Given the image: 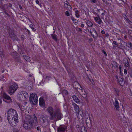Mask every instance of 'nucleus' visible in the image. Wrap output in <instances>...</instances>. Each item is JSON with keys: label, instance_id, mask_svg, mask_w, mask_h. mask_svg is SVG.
<instances>
[{"label": "nucleus", "instance_id": "33", "mask_svg": "<svg viewBox=\"0 0 132 132\" xmlns=\"http://www.w3.org/2000/svg\"><path fill=\"white\" fill-rule=\"evenodd\" d=\"M64 5L65 7L69 6V9L70 8V9H71V6L70 5H69L68 3H65Z\"/></svg>", "mask_w": 132, "mask_h": 132}, {"label": "nucleus", "instance_id": "3", "mask_svg": "<svg viewBox=\"0 0 132 132\" xmlns=\"http://www.w3.org/2000/svg\"><path fill=\"white\" fill-rule=\"evenodd\" d=\"M38 97L37 94L33 93L30 95V103L34 105L36 104L38 102Z\"/></svg>", "mask_w": 132, "mask_h": 132}, {"label": "nucleus", "instance_id": "43", "mask_svg": "<svg viewBox=\"0 0 132 132\" xmlns=\"http://www.w3.org/2000/svg\"><path fill=\"white\" fill-rule=\"evenodd\" d=\"M114 91L116 92V93L118 94V89H114Z\"/></svg>", "mask_w": 132, "mask_h": 132}, {"label": "nucleus", "instance_id": "45", "mask_svg": "<svg viewBox=\"0 0 132 132\" xmlns=\"http://www.w3.org/2000/svg\"><path fill=\"white\" fill-rule=\"evenodd\" d=\"M90 2L92 3H96V0H90Z\"/></svg>", "mask_w": 132, "mask_h": 132}, {"label": "nucleus", "instance_id": "31", "mask_svg": "<svg viewBox=\"0 0 132 132\" xmlns=\"http://www.w3.org/2000/svg\"><path fill=\"white\" fill-rule=\"evenodd\" d=\"M81 129L82 132H87L86 129L85 127H82Z\"/></svg>", "mask_w": 132, "mask_h": 132}, {"label": "nucleus", "instance_id": "25", "mask_svg": "<svg viewBox=\"0 0 132 132\" xmlns=\"http://www.w3.org/2000/svg\"><path fill=\"white\" fill-rule=\"evenodd\" d=\"M126 46L128 47L131 48L132 47V45L130 42H128L126 44Z\"/></svg>", "mask_w": 132, "mask_h": 132}, {"label": "nucleus", "instance_id": "35", "mask_svg": "<svg viewBox=\"0 0 132 132\" xmlns=\"http://www.w3.org/2000/svg\"><path fill=\"white\" fill-rule=\"evenodd\" d=\"M95 29L93 28H92L90 29V33L91 34V35L93 34L92 33L93 32H94V30H95Z\"/></svg>", "mask_w": 132, "mask_h": 132}, {"label": "nucleus", "instance_id": "36", "mask_svg": "<svg viewBox=\"0 0 132 132\" xmlns=\"http://www.w3.org/2000/svg\"><path fill=\"white\" fill-rule=\"evenodd\" d=\"M65 14L67 16H69L70 15V14L68 11H66L65 12Z\"/></svg>", "mask_w": 132, "mask_h": 132}, {"label": "nucleus", "instance_id": "42", "mask_svg": "<svg viewBox=\"0 0 132 132\" xmlns=\"http://www.w3.org/2000/svg\"><path fill=\"white\" fill-rule=\"evenodd\" d=\"M113 44H114L115 45H118V43L116 41H113Z\"/></svg>", "mask_w": 132, "mask_h": 132}, {"label": "nucleus", "instance_id": "61", "mask_svg": "<svg viewBox=\"0 0 132 132\" xmlns=\"http://www.w3.org/2000/svg\"><path fill=\"white\" fill-rule=\"evenodd\" d=\"M130 75L131 77H132V72L131 73Z\"/></svg>", "mask_w": 132, "mask_h": 132}, {"label": "nucleus", "instance_id": "44", "mask_svg": "<svg viewBox=\"0 0 132 132\" xmlns=\"http://www.w3.org/2000/svg\"><path fill=\"white\" fill-rule=\"evenodd\" d=\"M102 52L104 54V55L105 56H107V54L106 53L105 51L104 50H103L102 51Z\"/></svg>", "mask_w": 132, "mask_h": 132}, {"label": "nucleus", "instance_id": "23", "mask_svg": "<svg viewBox=\"0 0 132 132\" xmlns=\"http://www.w3.org/2000/svg\"><path fill=\"white\" fill-rule=\"evenodd\" d=\"M94 32L95 33V35H94L93 34H92V36L94 38H96L98 37V34L95 29L94 30Z\"/></svg>", "mask_w": 132, "mask_h": 132}, {"label": "nucleus", "instance_id": "55", "mask_svg": "<svg viewBox=\"0 0 132 132\" xmlns=\"http://www.w3.org/2000/svg\"><path fill=\"white\" fill-rule=\"evenodd\" d=\"M5 14H6L7 16H9V14L7 13L6 12H5Z\"/></svg>", "mask_w": 132, "mask_h": 132}, {"label": "nucleus", "instance_id": "15", "mask_svg": "<svg viewBox=\"0 0 132 132\" xmlns=\"http://www.w3.org/2000/svg\"><path fill=\"white\" fill-rule=\"evenodd\" d=\"M113 104L116 110H118L120 106L118 102L117 99L115 100V101L113 102Z\"/></svg>", "mask_w": 132, "mask_h": 132}, {"label": "nucleus", "instance_id": "21", "mask_svg": "<svg viewBox=\"0 0 132 132\" xmlns=\"http://www.w3.org/2000/svg\"><path fill=\"white\" fill-rule=\"evenodd\" d=\"M123 63L124 64V66H129V62L127 59H125L124 60Z\"/></svg>", "mask_w": 132, "mask_h": 132}, {"label": "nucleus", "instance_id": "17", "mask_svg": "<svg viewBox=\"0 0 132 132\" xmlns=\"http://www.w3.org/2000/svg\"><path fill=\"white\" fill-rule=\"evenodd\" d=\"M72 98L75 102L78 103L79 102V101L78 98L75 95H74L72 97Z\"/></svg>", "mask_w": 132, "mask_h": 132}, {"label": "nucleus", "instance_id": "52", "mask_svg": "<svg viewBox=\"0 0 132 132\" xmlns=\"http://www.w3.org/2000/svg\"><path fill=\"white\" fill-rule=\"evenodd\" d=\"M23 53H24L23 52H22V51H21V52H20V54H21V56H22V55H24L23 54Z\"/></svg>", "mask_w": 132, "mask_h": 132}, {"label": "nucleus", "instance_id": "2", "mask_svg": "<svg viewBox=\"0 0 132 132\" xmlns=\"http://www.w3.org/2000/svg\"><path fill=\"white\" fill-rule=\"evenodd\" d=\"M40 121L42 125L44 127H46L49 125L50 121L48 119V117L45 115L40 116Z\"/></svg>", "mask_w": 132, "mask_h": 132}, {"label": "nucleus", "instance_id": "27", "mask_svg": "<svg viewBox=\"0 0 132 132\" xmlns=\"http://www.w3.org/2000/svg\"><path fill=\"white\" fill-rule=\"evenodd\" d=\"M0 55L1 58L2 59L4 57V55L3 52L2 51H0Z\"/></svg>", "mask_w": 132, "mask_h": 132}, {"label": "nucleus", "instance_id": "28", "mask_svg": "<svg viewBox=\"0 0 132 132\" xmlns=\"http://www.w3.org/2000/svg\"><path fill=\"white\" fill-rule=\"evenodd\" d=\"M126 22L130 26H132V22L129 19L128 20H127Z\"/></svg>", "mask_w": 132, "mask_h": 132}, {"label": "nucleus", "instance_id": "1", "mask_svg": "<svg viewBox=\"0 0 132 132\" xmlns=\"http://www.w3.org/2000/svg\"><path fill=\"white\" fill-rule=\"evenodd\" d=\"M38 124L37 118L35 116L34 118H30L26 119L23 122V127L27 130L31 129L33 126H36Z\"/></svg>", "mask_w": 132, "mask_h": 132}, {"label": "nucleus", "instance_id": "16", "mask_svg": "<svg viewBox=\"0 0 132 132\" xmlns=\"http://www.w3.org/2000/svg\"><path fill=\"white\" fill-rule=\"evenodd\" d=\"M39 105L42 107H44L45 105L44 101L43 98H40L39 99Z\"/></svg>", "mask_w": 132, "mask_h": 132}, {"label": "nucleus", "instance_id": "63", "mask_svg": "<svg viewBox=\"0 0 132 132\" xmlns=\"http://www.w3.org/2000/svg\"><path fill=\"white\" fill-rule=\"evenodd\" d=\"M84 96H83V97H86V95H85L84 94Z\"/></svg>", "mask_w": 132, "mask_h": 132}, {"label": "nucleus", "instance_id": "9", "mask_svg": "<svg viewBox=\"0 0 132 132\" xmlns=\"http://www.w3.org/2000/svg\"><path fill=\"white\" fill-rule=\"evenodd\" d=\"M54 118L58 120L62 118V114L60 110L59 109H57L54 112Z\"/></svg>", "mask_w": 132, "mask_h": 132}, {"label": "nucleus", "instance_id": "64", "mask_svg": "<svg viewBox=\"0 0 132 132\" xmlns=\"http://www.w3.org/2000/svg\"><path fill=\"white\" fill-rule=\"evenodd\" d=\"M119 68H120V69H121V67H119Z\"/></svg>", "mask_w": 132, "mask_h": 132}, {"label": "nucleus", "instance_id": "60", "mask_svg": "<svg viewBox=\"0 0 132 132\" xmlns=\"http://www.w3.org/2000/svg\"><path fill=\"white\" fill-rule=\"evenodd\" d=\"M27 30L28 31V32H29V35L30 34V32L29 30Z\"/></svg>", "mask_w": 132, "mask_h": 132}, {"label": "nucleus", "instance_id": "38", "mask_svg": "<svg viewBox=\"0 0 132 132\" xmlns=\"http://www.w3.org/2000/svg\"><path fill=\"white\" fill-rule=\"evenodd\" d=\"M41 126H38L36 128L37 130H40L41 129Z\"/></svg>", "mask_w": 132, "mask_h": 132}, {"label": "nucleus", "instance_id": "6", "mask_svg": "<svg viewBox=\"0 0 132 132\" xmlns=\"http://www.w3.org/2000/svg\"><path fill=\"white\" fill-rule=\"evenodd\" d=\"M7 118L18 117L17 112L14 110L11 109L7 112Z\"/></svg>", "mask_w": 132, "mask_h": 132}, {"label": "nucleus", "instance_id": "51", "mask_svg": "<svg viewBox=\"0 0 132 132\" xmlns=\"http://www.w3.org/2000/svg\"><path fill=\"white\" fill-rule=\"evenodd\" d=\"M118 40H120V42H123V41L121 39V38H118Z\"/></svg>", "mask_w": 132, "mask_h": 132}, {"label": "nucleus", "instance_id": "39", "mask_svg": "<svg viewBox=\"0 0 132 132\" xmlns=\"http://www.w3.org/2000/svg\"><path fill=\"white\" fill-rule=\"evenodd\" d=\"M98 18L97 17H94V19H95V20L96 21H98L99 20V18Z\"/></svg>", "mask_w": 132, "mask_h": 132}, {"label": "nucleus", "instance_id": "54", "mask_svg": "<svg viewBox=\"0 0 132 132\" xmlns=\"http://www.w3.org/2000/svg\"><path fill=\"white\" fill-rule=\"evenodd\" d=\"M78 30L79 31H82V29L81 28H78Z\"/></svg>", "mask_w": 132, "mask_h": 132}, {"label": "nucleus", "instance_id": "49", "mask_svg": "<svg viewBox=\"0 0 132 132\" xmlns=\"http://www.w3.org/2000/svg\"><path fill=\"white\" fill-rule=\"evenodd\" d=\"M101 33L102 34H105V31L103 30H102L101 31Z\"/></svg>", "mask_w": 132, "mask_h": 132}, {"label": "nucleus", "instance_id": "10", "mask_svg": "<svg viewBox=\"0 0 132 132\" xmlns=\"http://www.w3.org/2000/svg\"><path fill=\"white\" fill-rule=\"evenodd\" d=\"M47 112L50 115L51 117L50 119L51 120L54 119V109L51 106H48L46 109Z\"/></svg>", "mask_w": 132, "mask_h": 132}, {"label": "nucleus", "instance_id": "22", "mask_svg": "<svg viewBox=\"0 0 132 132\" xmlns=\"http://www.w3.org/2000/svg\"><path fill=\"white\" fill-rule=\"evenodd\" d=\"M51 36L52 38L55 41H57V36L55 34H53L51 35Z\"/></svg>", "mask_w": 132, "mask_h": 132}, {"label": "nucleus", "instance_id": "30", "mask_svg": "<svg viewBox=\"0 0 132 132\" xmlns=\"http://www.w3.org/2000/svg\"><path fill=\"white\" fill-rule=\"evenodd\" d=\"M29 27L30 28L32 29V30L33 31H36V29L35 28H34L33 25L32 24H30L29 25Z\"/></svg>", "mask_w": 132, "mask_h": 132}, {"label": "nucleus", "instance_id": "48", "mask_svg": "<svg viewBox=\"0 0 132 132\" xmlns=\"http://www.w3.org/2000/svg\"><path fill=\"white\" fill-rule=\"evenodd\" d=\"M36 3L37 4H38L39 5V1L38 0H36Z\"/></svg>", "mask_w": 132, "mask_h": 132}, {"label": "nucleus", "instance_id": "53", "mask_svg": "<svg viewBox=\"0 0 132 132\" xmlns=\"http://www.w3.org/2000/svg\"><path fill=\"white\" fill-rule=\"evenodd\" d=\"M105 36L106 37H108L109 36V35L108 33H107L105 34Z\"/></svg>", "mask_w": 132, "mask_h": 132}, {"label": "nucleus", "instance_id": "46", "mask_svg": "<svg viewBox=\"0 0 132 132\" xmlns=\"http://www.w3.org/2000/svg\"><path fill=\"white\" fill-rule=\"evenodd\" d=\"M124 72L125 75H126L127 73V71L126 69H125L124 70Z\"/></svg>", "mask_w": 132, "mask_h": 132}, {"label": "nucleus", "instance_id": "50", "mask_svg": "<svg viewBox=\"0 0 132 132\" xmlns=\"http://www.w3.org/2000/svg\"><path fill=\"white\" fill-rule=\"evenodd\" d=\"M81 27H82V28H83L84 27V24H83V23H82L81 25Z\"/></svg>", "mask_w": 132, "mask_h": 132}, {"label": "nucleus", "instance_id": "18", "mask_svg": "<svg viewBox=\"0 0 132 132\" xmlns=\"http://www.w3.org/2000/svg\"><path fill=\"white\" fill-rule=\"evenodd\" d=\"M22 56L27 61L29 62L30 61V58L29 56L24 55H22Z\"/></svg>", "mask_w": 132, "mask_h": 132}, {"label": "nucleus", "instance_id": "37", "mask_svg": "<svg viewBox=\"0 0 132 132\" xmlns=\"http://www.w3.org/2000/svg\"><path fill=\"white\" fill-rule=\"evenodd\" d=\"M99 20L98 21V24H100L101 23H102V21L100 18H99Z\"/></svg>", "mask_w": 132, "mask_h": 132}, {"label": "nucleus", "instance_id": "14", "mask_svg": "<svg viewBox=\"0 0 132 132\" xmlns=\"http://www.w3.org/2000/svg\"><path fill=\"white\" fill-rule=\"evenodd\" d=\"M72 106L74 108V110L77 112H79V107L76 104L74 103H72Z\"/></svg>", "mask_w": 132, "mask_h": 132}, {"label": "nucleus", "instance_id": "59", "mask_svg": "<svg viewBox=\"0 0 132 132\" xmlns=\"http://www.w3.org/2000/svg\"><path fill=\"white\" fill-rule=\"evenodd\" d=\"M88 119V118L87 117H86V122L87 121V119Z\"/></svg>", "mask_w": 132, "mask_h": 132}, {"label": "nucleus", "instance_id": "12", "mask_svg": "<svg viewBox=\"0 0 132 132\" xmlns=\"http://www.w3.org/2000/svg\"><path fill=\"white\" fill-rule=\"evenodd\" d=\"M11 55L16 61L18 62L20 61L21 59L19 56L18 55L16 52H14L12 53Z\"/></svg>", "mask_w": 132, "mask_h": 132}, {"label": "nucleus", "instance_id": "24", "mask_svg": "<svg viewBox=\"0 0 132 132\" xmlns=\"http://www.w3.org/2000/svg\"><path fill=\"white\" fill-rule=\"evenodd\" d=\"M71 19L72 21L74 22V23L75 24L77 25L78 24V21L77 20L74 19L73 17H71Z\"/></svg>", "mask_w": 132, "mask_h": 132}, {"label": "nucleus", "instance_id": "41", "mask_svg": "<svg viewBox=\"0 0 132 132\" xmlns=\"http://www.w3.org/2000/svg\"><path fill=\"white\" fill-rule=\"evenodd\" d=\"M118 45L119 46L118 47L119 48H120V47H121L122 46V42H120V43H119L118 45Z\"/></svg>", "mask_w": 132, "mask_h": 132}, {"label": "nucleus", "instance_id": "4", "mask_svg": "<svg viewBox=\"0 0 132 132\" xmlns=\"http://www.w3.org/2000/svg\"><path fill=\"white\" fill-rule=\"evenodd\" d=\"M9 123L12 126H16L19 122L18 117L7 118Z\"/></svg>", "mask_w": 132, "mask_h": 132}, {"label": "nucleus", "instance_id": "13", "mask_svg": "<svg viewBox=\"0 0 132 132\" xmlns=\"http://www.w3.org/2000/svg\"><path fill=\"white\" fill-rule=\"evenodd\" d=\"M67 128L66 126L60 125L57 128L58 132H65Z\"/></svg>", "mask_w": 132, "mask_h": 132}, {"label": "nucleus", "instance_id": "7", "mask_svg": "<svg viewBox=\"0 0 132 132\" xmlns=\"http://www.w3.org/2000/svg\"><path fill=\"white\" fill-rule=\"evenodd\" d=\"M19 97L21 100L25 101L28 97L29 95L26 91H21L19 93Z\"/></svg>", "mask_w": 132, "mask_h": 132}, {"label": "nucleus", "instance_id": "26", "mask_svg": "<svg viewBox=\"0 0 132 132\" xmlns=\"http://www.w3.org/2000/svg\"><path fill=\"white\" fill-rule=\"evenodd\" d=\"M79 11L78 10H76L75 11L76 16L77 18H79L80 16V15L79 14Z\"/></svg>", "mask_w": 132, "mask_h": 132}, {"label": "nucleus", "instance_id": "20", "mask_svg": "<svg viewBox=\"0 0 132 132\" xmlns=\"http://www.w3.org/2000/svg\"><path fill=\"white\" fill-rule=\"evenodd\" d=\"M86 24L87 26L89 27H91L93 26L92 23L89 20H87L86 22Z\"/></svg>", "mask_w": 132, "mask_h": 132}, {"label": "nucleus", "instance_id": "57", "mask_svg": "<svg viewBox=\"0 0 132 132\" xmlns=\"http://www.w3.org/2000/svg\"><path fill=\"white\" fill-rule=\"evenodd\" d=\"M2 101L1 100H0V105L2 104Z\"/></svg>", "mask_w": 132, "mask_h": 132}, {"label": "nucleus", "instance_id": "29", "mask_svg": "<svg viewBox=\"0 0 132 132\" xmlns=\"http://www.w3.org/2000/svg\"><path fill=\"white\" fill-rule=\"evenodd\" d=\"M62 94L63 95H65L68 94V93L66 90H64L62 92Z\"/></svg>", "mask_w": 132, "mask_h": 132}, {"label": "nucleus", "instance_id": "40", "mask_svg": "<svg viewBox=\"0 0 132 132\" xmlns=\"http://www.w3.org/2000/svg\"><path fill=\"white\" fill-rule=\"evenodd\" d=\"M69 74H70L71 75H73L72 72L71 71H70V70H67Z\"/></svg>", "mask_w": 132, "mask_h": 132}, {"label": "nucleus", "instance_id": "56", "mask_svg": "<svg viewBox=\"0 0 132 132\" xmlns=\"http://www.w3.org/2000/svg\"><path fill=\"white\" fill-rule=\"evenodd\" d=\"M92 84L93 85L94 83V82L93 80H92Z\"/></svg>", "mask_w": 132, "mask_h": 132}, {"label": "nucleus", "instance_id": "47", "mask_svg": "<svg viewBox=\"0 0 132 132\" xmlns=\"http://www.w3.org/2000/svg\"><path fill=\"white\" fill-rule=\"evenodd\" d=\"M102 11H103L104 12H106L105 10H103V9H102ZM101 15H103V16H104V15H105L104 12L103 13H102L101 14Z\"/></svg>", "mask_w": 132, "mask_h": 132}, {"label": "nucleus", "instance_id": "11", "mask_svg": "<svg viewBox=\"0 0 132 132\" xmlns=\"http://www.w3.org/2000/svg\"><path fill=\"white\" fill-rule=\"evenodd\" d=\"M7 32L11 38H14L16 36L13 32V30L12 29L8 27Z\"/></svg>", "mask_w": 132, "mask_h": 132}, {"label": "nucleus", "instance_id": "58", "mask_svg": "<svg viewBox=\"0 0 132 132\" xmlns=\"http://www.w3.org/2000/svg\"><path fill=\"white\" fill-rule=\"evenodd\" d=\"M19 7L20 8V9H22V8L21 7V5H20L19 6Z\"/></svg>", "mask_w": 132, "mask_h": 132}, {"label": "nucleus", "instance_id": "32", "mask_svg": "<svg viewBox=\"0 0 132 132\" xmlns=\"http://www.w3.org/2000/svg\"><path fill=\"white\" fill-rule=\"evenodd\" d=\"M112 66H117V63L115 61H113L112 62Z\"/></svg>", "mask_w": 132, "mask_h": 132}, {"label": "nucleus", "instance_id": "19", "mask_svg": "<svg viewBox=\"0 0 132 132\" xmlns=\"http://www.w3.org/2000/svg\"><path fill=\"white\" fill-rule=\"evenodd\" d=\"M118 82L119 84L121 86L123 85L125 83L124 81L121 78L118 80Z\"/></svg>", "mask_w": 132, "mask_h": 132}, {"label": "nucleus", "instance_id": "62", "mask_svg": "<svg viewBox=\"0 0 132 132\" xmlns=\"http://www.w3.org/2000/svg\"><path fill=\"white\" fill-rule=\"evenodd\" d=\"M102 1L104 2H105V1L106 0H102Z\"/></svg>", "mask_w": 132, "mask_h": 132}, {"label": "nucleus", "instance_id": "8", "mask_svg": "<svg viewBox=\"0 0 132 132\" xmlns=\"http://www.w3.org/2000/svg\"><path fill=\"white\" fill-rule=\"evenodd\" d=\"M1 95L3 101L5 102L10 103L12 102V100L11 97L6 93L4 92L2 93Z\"/></svg>", "mask_w": 132, "mask_h": 132}, {"label": "nucleus", "instance_id": "5", "mask_svg": "<svg viewBox=\"0 0 132 132\" xmlns=\"http://www.w3.org/2000/svg\"><path fill=\"white\" fill-rule=\"evenodd\" d=\"M18 88V86L16 84L13 83L10 86L8 92L11 95L15 92Z\"/></svg>", "mask_w": 132, "mask_h": 132}, {"label": "nucleus", "instance_id": "34", "mask_svg": "<svg viewBox=\"0 0 132 132\" xmlns=\"http://www.w3.org/2000/svg\"><path fill=\"white\" fill-rule=\"evenodd\" d=\"M123 15V16L124 17V20H125L126 21L127 20H128L129 19L127 17L126 15L125 14L123 15Z\"/></svg>", "mask_w": 132, "mask_h": 132}]
</instances>
